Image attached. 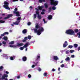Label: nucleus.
<instances>
[{"label": "nucleus", "mask_w": 80, "mask_h": 80, "mask_svg": "<svg viewBox=\"0 0 80 80\" xmlns=\"http://www.w3.org/2000/svg\"><path fill=\"white\" fill-rule=\"evenodd\" d=\"M65 33L66 34H68V35H71L74 36L75 35V32L72 29L68 30L66 31Z\"/></svg>", "instance_id": "nucleus-1"}, {"label": "nucleus", "mask_w": 80, "mask_h": 80, "mask_svg": "<svg viewBox=\"0 0 80 80\" xmlns=\"http://www.w3.org/2000/svg\"><path fill=\"white\" fill-rule=\"evenodd\" d=\"M50 4L51 5H53L54 6H56L58 4V1H55V0H50Z\"/></svg>", "instance_id": "nucleus-2"}, {"label": "nucleus", "mask_w": 80, "mask_h": 80, "mask_svg": "<svg viewBox=\"0 0 80 80\" xmlns=\"http://www.w3.org/2000/svg\"><path fill=\"white\" fill-rule=\"evenodd\" d=\"M18 10V8H15L14 9V10L13 11V14H16V17H20V12L18 11H17Z\"/></svg>", "instance_id": "nucleus-3"}, {"label": "nucleus", "mask_w": 80, "mask_h": 80, "mask_svg": "<svg viewBox=\"0 0 80 80\" xmlns=\"http://www.w3.org/2000/svg\"><path fill=\"white\" fill-rule=\"evenodd\" d=\"M4 7L5 8L6 10H10V8L8 7V5L9 3L7 1H5L4 2Z\"/></svg>", "instance_id": "nucleus-4"}, {"label": "nucleus", "mask_w": 80, "mask_h": 80, "mask_svg": "<svg viewBox=\"0 0 80 80\" xmlns=\"http://www.w3.org/2000/svg\"><path fill=\"white\" fill-rule=\"evenodd\" d=\"M43 32H44V29L42 27H41L40 29L38 30V35H40Z\"/></svg>", "instance_id": "nucleus-5"}, {"label": "nucleus", "mask_w": 80, "mask_h": 80, "mask_svg": "<svg viewBox=\"0 0 80 80\" xmlns=\"http://www.w3.org/2000/svg\"><path fill=\"white\" fill-rule=\"evenodd\" d=\"M7 77H8V75L7 74H4L1 79V80H5V78H7Z\"/></svg>", "instance_id": "nucleus-6"}, {"label": "nucleus", "mask_w": 80, "mask_h": 80, "mask_svg": "<svg viewBox=\"0 0 80 80\" xmlns=\"http://www.w3.org/2000/svg\"><path fill=\"white\" fill-rule=\"evenodd\" d=\"M20 20H17V21L15 22H13V24H14V25H18L19 22H20Z\"/></svg>", "instance_id": "nucleus-7"}, {"label": "nucleus", "mask_w": 80, "mask_h": 80, "mask_svg": "<svg viewBox=\"0 0 80 80\" xmlns=\"http://www.w3.org/2000/svg\"><path fill=\"white\" fill-rule=\"evenodd\" d=\"M68 45V43H67V42L66 41L63 44V47L64 48L66 47Z\"/></svg>", "instance_id": "nucleus-8"}, {"label": "nucleus", "mask_w": 80, "mask_h": 80, "mask_svg": "<svg viewBox=\"0 0 80 80\" xmlns=\"http://www.w3.org/2000/svg\"><path fill=\"white\" fill-rule=\"evenodd\" d=\"M27 57L24 56L22 58V61H23V62H25L26 61H27Z\"/></svg>", "instance_id": "nucleus-9"}, {"label": "nucleus", "mask_w": 80, "mask_h": 80, "mask_svg": "<svg viewBox=\"0 0 80 80\" xmlns=\"http://www.w3.org/2000/svg\"><path fill=\"white\" fill-rule=\"evenodd\" d=\"M53 58L55 60H58V58L57 56H54L53 57Z\"/></svg>", "instance_id": "nucleus-10"}, {"label": "nucleus", "mask_w": 80, "mask_h": 80, "mask_svg": "<svg viewBox=\"0 0 80 80\" xmlns=\"http://www.w3.org/2000/svg\"><path fill=\"white\" fill-rule=\"evenodd\" d=\"M23 45V43H18L17 44V46L18 47H21Z\"/></svg>", "instance_id": "nucleus-11"}, {"label": "nucleus", "mask_w": 80, "mask_h": 80, "mask_svg": "<svg viewBox=\"0 0 80 80\" xmlns=\"http://www.w3.org/2000/svg\"><path fill=\"white\" fill-rule=\"evenodd\" d=\"M28 45H30L28 42H27V43H26L23 46L24 48H26V47H28Z\"/></svg>", "instance_id": "nucleus-12"}, {"label": "nucleus", "mask_w": 80, "mask_h": 80, "mask_svg": "<svg viewBox=\"0 0 80 80\" xmlns=\"http://www.w3.org/2000/svg\"><path fill=\"white\" fill-rule=\"evenodd\" d=\"M38 8L39 10H42V9L43 8V6H38Z\"/></svg>", "instance_id": "nucleus-13"}, {"label": "nucleus", "mask_w": 80, "mask_h": 80, "mask_svg": "<svg viewBox=\"0 0 80 80\" xmlns=\"http://www.w3.org/2000/svg\"><path fill=\"white\" fill-rule=\"evenodd\" d=\"M40 58V56H37L36 58L35 61H38V60H39Z\"/></svg>", "instance_id": "nucleus-14"}, {"label": "nucleus", "mask_w": 80, "mask_h": 80, "mask_svg": "<svg viewBox=\"0 0 80 80\" xmlns=\"http://www.w3.org/2000/svg\"><path fill=\"white\" fill-rule=\"evenodd\" d=\"M2 39L4 40L5 41H7L8 40V38L7 36H4L2 38Z\"/></svg>", "instance_id": "nucleus-15"}, {"label": "nucleus", "mask_w": 80, "mask_h": 80, "mask_svg": "<svg viewBox=\"0 0 80 80\" xmlns=\"http://www.w3.org/2000/svg\"><path fill=\"white\" fill-rule=\"evenodd\" d=\"M27 30L26 29H24L22 31V32L23 33H24V34H25V33H27Z\"/></svg>", "instance_id": "nucleus-16"}, {"label": "nucleus", "mask_w": 80, "mask_h": 80, "mask_svg": "<svg viewBox=\"0 0 80 80\" xmlns=\"http://www.w3.org/2000/svg\"><path fill=\"white\" fill-rule=\"evenodd\" d=\"M48 20H51V19H52V16L51 15H49L48 17Z\"/></svg>", "instance_id": "nucleus-17"}, {"label": "nucleus", "mask_w": 80, "mask_h": 80, "mask_svg": "<svg viewBox=\"0 0 80 80\" xmlns=\"http://www.w3.org/2000/svg\"><path fill=\"white\" fill-rule=\"evenodd\" d=\"M4 67L3 66H1L0 67V72L1 71H3V68Z\"/></svg>", "instance_id": "nucleus-18"}, {"label": "nucleus", "mask_w": 80, "mask_h": 80, "mask_svg": "<svg viewBox=\"0 0 80 80\" xmlns=\"http://www.w3.org/2000/svg\"><path fill=\"white\" fill-rule=\"evenodd\" d=\"M38 18L39 20L42 19V16L40 15H38Z\"/></svg>", "instance_id": "nucleus-19"}, {"label": "nucleus", "mask_w": 80, "mask_h": 80, "mask_svg": "<svg viewBox=\"0 0 80 80\" xmlns=\"http://www.w3.org/2000/svg\"><path fill=\"white\" fill-rule=\"evenodd\" d=\"M35 28L37 29H38V28H40V27H39V25H38V24L37 23L36 24Z\"/></svg>", "instance_id": "nucleus-20"}, {"label": "nucleus", "mask_w": 80, "mask_h": 80, "mask_svg": "<svg viewBox=\"0 0 80 80\" xmlns=\"http://www.w3.org/2000/svg\"><path fill=\"white\" fill-rule=\"evenodd\" d=\"M7 43V42H5V41H3L2 42V44H3V46H4V47H5V45H6V44Z\"/></svg>", "instance_id": "nucleus-21"}, {"label": "nucleus", "mask_w": 80, "mask_h": 80, "mask_svg": "<svg viewBox=\"0 0 80 80\" xmlns=\"http://www.w3.org/2000/svg\"><path fill=\"white\" fill-rule=\"evenodd\" d=\"M12 16H13V14H8V18H10V17H12Z\"/></svg>", "instance_id": "nucleus-22"}, {"label": "nucleus", "mask_w": 80, "mask_h": 80, "mask_svg": "<svg viewBox=\"0 0 80 80\" xmlns=\"http://www.w3.org/2000/svg\"><path fill=\"white\" fill-rule=\"evenodd\" d=\"M44 5L45 7V8H48V4L47 3H45L44 4Z\"/></svg>", "instance_id": "nucleus-23"}, {"label": "nucleus", "mask_w": 80, "mask_h": 80, "mask_svg": "<svg viewBox=\"0 0 80 80\" xmlns=\"http://www.w3.org/2000/svg\"><path fill=\"white\" fill-rule=\"evenodd\" d=\"M65 60H66V61H69V60H70V57H67L65 59Z\"/></svg>", "instance_id": "nucleus-24"}, {"label": "nucleus", "mask_w": 80, "mask_h": 80, "mask_svg": "<svg viewBox=\"0 0 80 80\" xmlns=\"http://www.w3.org/2000/svg\"><path fill=\"white\" fill-rule=\"evenodd\" d=\"M34 32H35V33H38V30H37V29L36 28L34 29Z\"/></svg>", "instance_id": "nucleus-25"}, {"label": "nucleus", "mask_w": 80, "mask_h": 80, "mask_svg": "<svg viewBox=\"0 0 80 80\" xmlns=\"http://www.w3.org/2000/svg\"><path fill=\"white\" fill-rule=\"evenodd\" d=\"M9 44H10V45H12L13 44H14V41H12L11 42L9 43Z\"/></svg>", "instance_id": "nucleus-26"}, {"label": "nucleus", "mask_w": 80, "mask_h": 80, "mask_svg": "<svg viewBox=\"0 0 80 80\" xmlns=\"http://www.w3.org/2000/svg\"><path fill=\"white\" fill-rule=\"evenodd\" d=\"M75 48H77L78 47V44H74L73 45Z\"/></svg>", "instance_id": "nucleus-27"}, {"label": "nucleus", "mask_w": 80, "mask_h": 80, "mask_svg": "<svg viewBox=\"0 0 80 80\" xmlns=\"http://www.w3.org/2000/svg\"><path fill=\"white\" fill-rule=\"evenodd\" d=\"M5 21H3L2 20H0V23H5Z\"/></svg>", "instance_id": "nucleus-28"}, {"label": "nucleus", "mask_w": 80, "mask_h": 80, "mask_svg": "<svg viewBox=\"0 0 80 80\" xmlns=\"http://www.w3.org/2000/svg\"><path fill=\"white\" fill-rule=\"evenodd\" d=\"M75 52V51L74 50H70L69 51V52H70V53H73V52Z\"/></svg>", "instance_id": "nucleus-29"}, {"label": "nucleus", "mask_w": 80, "mask_h": 80, "mask_svg": "<svg viewBox=\"0 0 80 80\" xmlns=\"http://www.w3.org/2000/svg\"><path fill=\"white\" fill-rule=\"evenodd\" d=\"M20 20H21V17H19L17 18V20H20Z\"/></svg>", "instance_id": "nucleus-30"}, {"label": "nucleus", "mask_w": 80, "mask_h": 80, "mask_svg": "<svg viewBox=\"0 0 80 80\" xmlns=\"http://www.w3.org/2000/svg\"><path fill=\"white\" fill-rule=\"evenodd\" d=\"M28 38L29 40H30L31 38H32V36H28Z\"/></svg>", "instance_id": "nucleus-31"}, {"label": "nucleus", "mask_w": 80, "mask_h": 80, "mask_svg": "<svg viewBox=\"0 0 80 80\" xmlns=\"http://www.w3.org/2000/svg\"><path fill=\"white\" fill-rule=\"evenodd\" d=\"M68 48H73V46L69 45L68 46Z\"/></svg>", "instance_id": "nucleus-32"}, {"label": "nucleus", "mask_w": 80, "mask_h": 80, "mask_svg": "<svg viewBox=\"0 0 80 80\" xmlns=\"http://www.w3.org/2000/svg\"><path fill=\"white\" fill-rule=\"evenodd\" d=\"M51 10H52V8H49L48 13H50V12H51Z\"/></svg>", "instance_id": "nucleus-33"}, {"label": "nucleus", "mask_w": 80, "mask_h": 80, "mask_svg": "<svg viewBox=\"0 0 80 80\" xmlns=\"http://www.w3.org/2000/svg\"><path fill=\"white\" fill-rule=\"evenodd\" d=\"M52 9L53 10H56V7H55V6L52 7Z\"/></svg>", "instance_id": "nucleus-34"}, {"label": "nucleus", "mask_w": 80, "mask_h": 80, "mask_svg": "<svg viewBox=\"0 0 80 80\" xmlns=\"http://www.w3.org/2000/svg\"><path fill=\"white\" fill-rule=\"evenodd\" d=\"M74 32H75V33H77V32H78V30L77 29H75L74 30Z\"/></svg>", "instance_id": "nucleus-35"}, {"label": "nucleus", "mask_w": 80, "mask_h": 80, "mask_svg": "<svg viewBox=\"0 0 80 80\" xmlns=\"http://www.w3.org/2000/svg\"><path fill=\"white\" fill-rule=\"evenodd\" d=\"M34 19H35V18H36L37 17V14H34Z\"/></svg>", "instance_id": "nucleus-36"}, {"label": "nucleus", "mask_w": 80, "mask_h": 80, "mask_svg": "<svg viewBox=\"0 0 80 80\" xmlns=\"http://www.w3.org/2000/svg\"><path fill=\"white\" fill-rule=\"evenodd\" d=\"M77 35L79 36H78V38H80V32H79L78 33H77Z\"/></svg>", "instance_id": "nucleus-37"}, {"label": "nucleus", "mask_w": 80, "mask_h": 80, "mask_svg": "<svg viewBox=\"0 0 80 80\" xmlns=\"http://www.w3.org/2000/svg\"><path fill=\"white\" fill-rule=\"evenodd\" d=\"M20 48L21 50H23V49H24V48L23 46V47H21Z\"/></svg>", "instance_id": "nucleus-38"}, {"label": "nucleus", "mask_w": 80, "mask_h": 80, "mask_svg": "<svg viewBox=\"0 0 80 80\" xmlns=\"http://www.w3.org/2000/svg\"><path fill=\"white\" fill-rule=\"evenodd\" d=\"M69 53V50H67L66 52V54H68Z\"/></svg>", "instance_id": "nucleus-39"}, {"label": "nucleus", "mask_w": 80, "mask_h": 80, "mask_svg": "<svg viewBox=\"0 0 80 80\" xmlns=\"http://www.w3.org/2000/svg\"><path fill=\"white\" fill-rule=\"evenodd\" d=\"M43 75H44V77H46V76H47V74L46 72L44 73H43Z\"/></svg>", "instance_id": "nucleus-40"}, {"label": "nucleus", "mask_w": 80, "mask_h": 80, "mask_svg": "<svg viewBox=\"0 0 80 80\" xmlns=\"http://www.w3.org/2000/svg\"><path fill=\"white\" fill-rule=\"evenodd\" d=\"M36 14H37V15H39V12L36 11Z\"/></svg>", "instance_id": "nucleus-41"}, {"label": "nucleus", "mask_w": 80, "mask_h": 80, "mask_svg": "<svg viewBox=\"0 0 80 80\" xmlns=\"http://www.w3.org/2000/svg\"><path fill=\"white\" fill-rule=\"evenodd\" d=\"M34 64L35 65V66H37L38 63V62H37L36 63H35V62H34Z\"/></svg>", "instance_id": "nucleus-42"}, {"label": "nucleus", "mask_w": 80, "mask_h": 80, "mask_svg": "<svg viewBox=\"0 0 80 80\" xmlns=\"http://www.w3.org/2000/svg\"><path fill=\"white\" fill-rule=\"evenodd\" d=\"M10 59L11 60H13V57H10Z\"/></svg>", "instance_id": "nucleus-43"}, {"label": "nucleus", "mask_w": 80, "mask_h": 80, "mask_svg": "<svg viewBox=\"0 0 80 80\" xmlns=\"http://www.w3.org/2000/svg\"><path fill=\"white\" fill-rule=\"evenodd\" d=\"M8 17L7 16V17H5V18H4V20H7V19H8Z\"/></svg>", "instance_id": "nucleus-44"}, {"label": "nucleus", "mask_w": 80, "mask_h": 80, "mask_svg": "<svg viewBox=\"0 0 80 80\" xmlns=\"http://www.w3.org/2000/svg\"><path fill=\"white\" fill-rule=\"evenodd\" d=\"M28 78H31V77H32V76L30 74H29L28 75Z\"/></svg>", "instance_id": "nucleus-45"}, {"label": "nucleus", "mask_w": 80, "mask_h": 80, "mask_svg": "<svg viewBox=\"0 0 80 80\" xmlns=\"http://www.w3.org/2000/svg\"><path fill=\"white\" fill-rule=\"evenodd\" d=\"M5 35H8V32H4Z\"/></svg>", "instance_id": "nucleus-46"}, {"label": "nucleus", "mask_w": 80, "mask_h": 80, "mask_svg": "<svg viewBox=\"0 0 80 80\" xmlns=\"http://www.w3.org/2000/svg\"><path fill=\"white\" fill-rule=\"evenodd\" d=\"M31 24V22H28V25H30Z\"/></svg>", "instance_id": "nucleus-47"}, {"label": "nucleus", "mask_w": 80, "mask_h": 80, "mask_svg": "<svg viewBox=\"0 0 80 80\" xmlns=\"http://www.w3.org/2000/svg\"><path fill=\"white\" fill-rule=\"evenodd\" d=\"M5 33L1 34V37H3V36H5Z\"/></svg>", "instance_id": "nucleus-48"}, {"label": "nucleus", "mask_w": 80, "mask_h": 80, "mask_svg": "<svg viewBox=\"0 0 80 80\" xmlns=\"http://www.w3.org/2000/svg\"><path fill=\"white\" fill-rule=\"evenodd\" d=\"M41 13L42 15H44L45 13V12H41Z\"/></svg>", "instance_id": "nucleus-49"}, {"label": "nucleus", "mask_w": 80, "mask_h": 80, "mask_svg": "<svg viewBox=\"0 0 80 80\" xmlns=\"http://www.w3.org/2000/svg\"><path fill=\"white\" fill-rule=\"evenodd\" d=\"M65 67V65H64V64H62L61 65V67H62V68H63V67Z\"/></svg>", "instance_id": "nucleus-50"}, {"label": "nucleus", "mask_w": 80, "mask_h": 80, "mask_svg": "<svg viewBox=\"0 0 80 80\" xmlns=\"http://www.w3.org/2000/svg\"><path fill=\"white\" fill-rule=\"evenodd\" d=\"M72 58H75V55H71Z\"/></svg>", "instance_id": "nucleus-51"}, {"label": "nucleus", "mask_w": 80, "mask_h": 80, "mask_svg": "<svg viewBox=\"0 0 80 80\" xmlns=\"http://www.w3.org/2000/svg\"><path fill=\"white\" fill-rule=\"evenodd\" d=\"M9 47H11V48H12V47H15V46L14 45H10Z\"/></svg>", "instance_id": "nucleus-52"}, {"label": "nucleus", "mask_w": 80, "mask_h": 80, "mask_svg": "<svg viewBox=\"0 0 80 80\" xmlns=\"http://www.w3.org/2000/svg\"><path fill=\"white\" fill-rule=\"evenodd\" d=\"M24 39L25 40H27L28 39V38L27 37H26L24 38Z\"/></svg>", "instance_id": "nucleus-53"}, {"label": "nucleus", "mask_w": 80, "mask_h": 80, "mask_svg": "<svg viewBox=\"0 0 80 80\" xmlns=\"http://www.w3.org/2000/svg\"><path fill=\"white\" fill-rule=\"evenodd\" d=\"M43 21L44 23H47V22L45 21V19H43Z\"/></svg>", "instance_id": "nucleus-54"}, {"label": "nucleus", "mask_w": 80, "mask_h": 80, "mask_svg": "<svg viewBox=\"0 0 80 80\" xmlns=\"http://www.w3.org/2000/svg\"><path fill=\"white\" fill-rule=\"evenodd\" d=\"M39 2H40V3H42L43 1L42 0H39Z\"/></svg>", "instance_id": "nucleus-55"}, {"label": "nucleus", "mask_w": 80, "mask_h": 80, "mask_svg": "<svg viewBox=\"0 0 80 80\" xmlns=\"http://www.w3.org/2000/svg\"><path fill=\"white\" fill-rule=\"evenodd\" d=\"M38 70L39 72H40L41 71V70H42V69L40 68H39L38 69Z\"/></svg>", "instance_id": "nucleus-56"}, {"label": "nucleus", "mask_w": 80, "mask_h": 80, "mask_svg": "<svg viewBox=\"0 0 80 80\" xmlns=\"http://www.w3.org/2000/svg\"><path fill=\"white\" fill-rule=\"evenodd\" d=\"M52 72H55V69L54 68H53L52 69Z\"/></svg>", "instance_id": "nucleus-57"}, {"label": "nucleus", "mask_w": 80, "mask_h": 80, "mask_svg": "<svg viewBox=\"0 0 80 80\" xmlns=\"http://www.w3.org/2000/svg\"><path fill=\"white\" fill-rule=\"evenodd\" d=\"M22 42H26V40H25V39L23 40H22Z\"/></svg>", "instance_id": "nucleus-58"}, {"label": "nucleus", "mask_w": 80, "mask_h": 80, "mask_svg": "<svg viewBox=\"0 0 80 80\" xmlns=\"http://www.w3.org/2000/svg\"><path fill=\"white\" fill-rule=\"evenodd\" d=\"M78 51H79V50H80V47H79L78 48Z\"/></svg>", "instance_id": "nucleus-59"}, {"label": "nucleus", "mask_w": 80, "mask_h": 80, "mask_svg": "<svg viewBox=\"0 0 80 80\" xmlns=\"http://www.w3.org/2000/svg\"><path fill=\"white\" fill-rule=\"evenodd\" d=\"M42 12H45V10L44 9H42Z\"/></svg>", "instance_id": "nucleus-60"}, {"label": "nucleus", "mask_w": 80, "mask_h": 80, "mask_svg": "<svg viewBox=\"0 0 80 80\" xmlns=\"http://www.w3.org/2000/svg\"><path fill=\"white\" fill-rule=\"evenodd\" d=\"M5 72L6 74H8V73H9V72L8 71H6Z\"/></svg>", "instance_id": "nucleus-61"}, {"label": "nucleus", "mask_w": 80, "mask_h": 80, "mask_svg": "<svg viewBox=\"0 0 80 80\" xmlns=\"http://www.w3.org/2000/svg\"><path fill=\"white\" fill-rule=\"evenodd\" d=\"M18 0H13V2H18Z\"/></svg>", "instance_id": "nucleus-62"}, {"label": "nucleus", "mask_w": 80, "mask_h": 80, "mask_svg": "<svg viewBox=\"0 0 80 80\" xmlns=\"http://www.w3.org/2000/svg\"><path fill=\"white\" fill-rule=\"evenodd\" d=\"M32 68H34V67H35V65H33L32 66Z\"/></svg>", "instance_id": "nucleus-63"}, {"label": "nucleus", "mask_w": 80, "mask_h": 80, "mask_svg": "<svg viewBox=\"0 0 80 80\" xmlns=\"http://www.w3.org/2000/svg\"><path fill=\"white\" fill-rule=\"evenodd\" d=\"M20 77L19 76H17V78L19 79L20 78Z\"/></svg>", "instance_id": "nucleus-64"}]
</instances>
